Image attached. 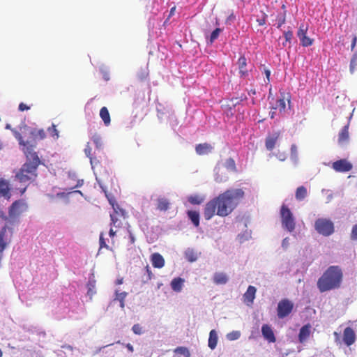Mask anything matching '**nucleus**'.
Returning <instances> with one entry per match:
<instances>
[{"mask_svg": "<svg viewBox=\"0 0 357 357\" xmlns=\"http://www.w3.org/2000/svg\"><path fill=\"white\" fill-rule=\"evenodd\" d=\"M244 196L241 189L227 190L206 203L204 210V216L206 220L215 215L225 217L229 215L237 206Z\"/></svg>", "mask_w": 357, "mask_h": 357, "instance_id": "1", "label": "nucleus"}, {"mask_svg": "<svg viewBox=\"0 0 357 357\" xmlns=\"http://www.w3.org/2000/svg\"><path fill=\"white\" fill-rule=\"evenodd\" d=\"M24 154L26 161L15 174V178L22 183H30L36 179L37 169L41 163L38 153L32 151L31 147L24 149Z\"/></svg>", "mask_w": 357, "mask_h": 357, "instance_id": "2", "label": "nucleus"}, {"mask_svg": "<svg viewBox=\"0 0 357 357\" xmlns=\"http://www.w3.org/2000/svg\"><path fill=\"white\" fill-rule=\"evenodd\" d=\"M343 280V272L339 266H331L318 279L317 287L321 292L339 289Z\"/></svg>", "mask_w": 357, "mask_h": 357, "instance_id": "3", "label": "nucleus"}, {"mask_svg": "<svg viewBox=\"0 0 357 357\" xmlns=\"http://www.w3.org/2000/svg\"><path fill=\"white\" fill-rule=\"evenodd\" d=\"M280 218L282 227L289 232L294 231L296 227L295 218L291 210L285 204L281 206Z\"/></svg>", "mask_w": 357, "mask_h": 357, "instance_id": "4", "label": "nucleus"}, {"mask_svg": "<svg viewBox=\"0 0 357 357\" xmlns=\"http://www.w3.org/2000/svg\"><path fill=\"white\" fill-rule=\"evenodd\" d=\"M314 229L319 234L329 236L335 231L334 223L327 218H318L314 222Z\"/></svg>", "mask_w": 357, "mask_h": 357, "instance_id": "5", "label": "nucleus"}, {"mask_svg": "<svg viewBox=\"0 0 357 357\" xmlns=\"http://www.w3.org/2000/svg\"><path fill=\"white\" fill-rule=\"evenodd\" d=\"M126 216V212L124 209L121 208L120 206H116V208H113V211L110 213V226L114 227L115 228L121 227V220H125Z\"/></svg>", "mask_w": 357, "mask_h": 357, "instance_id": "6", "label": "nucleus"}, {"mask_svg": "<svg viewBox=\"0 0 357 357\" xmlns=\"http://www.w3.org/2000/svg\"><path fill=\"white\" fill-rule=\"evenodd\" d=\"M294 309V303L287 298L282 299L278 304L277 313L280 319L289 316Z\"/></svg>", "mask_w": 357, "mask_h": 357, "instance_id": "7", "label": "nucleus"}, {"mask_svg": "<svg viewBox=\"0 0 357 357\" xmlns=\"http://www.w3.org/2000/svg\"><path fill=\"white\" fill-rule=\"evenodd\" d=\"M27 208V206L22 200L14 202L9 208L8 215L10 218H15L20 216Z\"/></svg>", "mask_w": 357, "mask_h": 357, "instance_id": "8", "label": "nucleus"}, {"mask_svg": "<svg viewBox=\"0 0 357 357\" xmlns=\"http://www.w3.org/2000/svg\"><path fill=\"white\" fill-rule=\"evenodd\" d=\"M13 236V229L4 226L0 230V252L2 253L8 244L10 242Z\"/></svg>", "mask_w": 357, "mask_h": 357, "instance_id": "9", "label": "nucleus"}, {"mask_svg": "<svg viewBox=\"0 0 357 357\" xmlns=\"http://www.w3.org/2000/svg\"><path fill=\"white\" fill-rule=\"evenodd\" d=\"M308 30L307 25L301 24L297 32V36L300 39L301 44L303 47H309L313 44L314 40L307 36Z\"/></svg>", "mask_w": 357, "mask_h": 357, "instance_id": "10", "label": "nucleus"}, {"mask_svg": "<svg viewBox=\"0 0 357 357\" xmlns=\"http://www.w3.org/2000/svg\"><path fill=\"white\" fill-rule=\"evenodd\" d=\"M332 167L337 172H347L351 170L353 165L346 159H340L333 162Z\"/></svg>", "mask_w": 357, "mask_h": 357, "instance_id": "11", "label": "nucleus"}, {"mask_svg": "<svg viewBox=\"0 0 357 357\" xmlns=\"http://www.w3.org/2000/svg\"><path fill=\"white\" fill-rule=\"evenodd\" d=\"M343 341L347 346L353 344L356 341V335L354 330L347 327L343 333Z\"/></svg>", "mask_w": 357, "mask_h": 357, "instance_id": "12", "label": "nucleus"}, {"mask_svg": "<svg viewBox=\"0 0 357 357\" xmlns=\"http://www.w3.org/2000/svg\"><path fill=\"white\" fill-rule=\"evenodd\" d=\"M280 132L277 131V132H273L272 134V135L268 136L266 137V142H265V146H266V148L268 151H272L274 149V147L276 144V142L280 137Z\"/></svg>", "mask_w": 357, "mask_h": 357, "instance_id": "13", "label": "nucleus"}, {"mask_svg": "<svg viewBox=\"0 0 357 357\" xmlns=\"http://www.w3.org/2000/svg\"><path fill=\"white\" fill-rule=\"evenodd\" d=\"M280 95L281 98L277 100L276 107L274 109H278L280 112H282L284 111L286 108L285 100H287L289 104L291 96L289 93H285L284 92H281Z\"/></svg>", "mask_w": 357, "mask_h": 357, "instance_id": "14", "label": "nucleus"}, {"mask_svg": "<svg viewBox=\"0 0 357 357\" xmlns=\"http://www.w3.org/2000/svg\"><path fill=\"white\" fill-rule=\"evenodd\" d=\"M151 264L154 268H161L165 266V259L158 252L153 253L150 257Z\"/></svg>", "mask_w": 357, "mask_h": 357, "instance_id": "15", "label": "nucleus"}, {"mask_svg": "<svg viewBox=\"0 0 357 357\" xmlns=\"http://www.w3.org/2000/svg\"><path fill=\"white\" fill-rule=\"evenodd\" d=\"M261 333L264 337L269 342H275L276 338L270 326L268 324H264L261 327Z\"/></svg>", "mask_w": 357, "mask_h": 357, "instance_id": "16", "label": "nucleus"}, {"mask_svg": "<svg viewBox=\"0 0 357 357\" xmlns=\"http://www.w3.org/2000/svg\"><path fill=\"white\" fill-rule=\"evenodd\" d=\"M311 333V325L310 324H307L301 327L298 333V341L300 343L305 342L308 337H310Z\"/></svg>", "mask_w": 357, "mask_h": 357, "instance_id": "17", "label": "nucleus"}, {"mask_svg": "<svg viewBox=\"0 0 357 357\" xmlns=\"http://www.w3.org/2000/svg\"><path fill=\"white\" fill-rule=\"evenodd\" d=\"M349 125L344 126L340 130L338 135V144L341 146L347 144L349 142Z\"/></svg>", "mask_w": 357, "mask_h": 357, "instance_id": "18", "label": "nucleus"}, {"mask_svg": "<svg viewBox=\"0 0 357 357\" xmlns=\"http://www.w3.org/2000/svg\"><path fill=\"white\" fill-rule=\"evenodd\" d=\"M257 289L254 286L250 285L245 293L243 294L244 302L248 304H252L255 298Z\"/></svg>", "mask_w": 357, "mask_h": 357, "instance_id": "19", "label": "nucleus"}, {"mask_svg": "<svg viewBox=\"0 0 357 357\" xmlns=\"http://www.w3.org/2000/svg\"><path fill=\"white\" fill-rule=\"evenodd\" d=\"M10 190L9 183L6 180L0 178V195L9 199L10 198Z\"/></svg>", "mask_w": 357, "mask_h": 357, "instance_id": "20", "label": "nucleus"}, {"mask_svg": "<svg viewBox=\"0 0 357 357\" xmlns=\"http://www.w3.org/2000/svg\"><path fill=\"white\" fill-rule=\"evenodd\" d=\"M213 147L208 143L199 144L195 147L196 153L198 155H205L212 151Z\"/></svg>", "mask_w": 357, "mask_h": 357, "instance_id": "21", "label": "nucleus"}, {"mask_svg": "<svg viewBox=\"0 0 357 357\" xmlns=\"http://www.w3.org/2000/svg\"><path fill=\"white\" fill-rule=\"evenodd\" d=\"M169 201L165 197H158L157 199L156 208L160 211H166L169 209Z\"/></svg>", "mask_w": 357, "mask_h": 357, "instance_id": "22", "label": "nucleus"}, {"mask_svg": "<svg viewBox=\"0 0 357 357\" xmlns=\"http://www.w3.org/2000/svg\"><path fill=\"white\" fill-rule=\"evenodd\" d=\"M12 132H13L15 137L18 140L19 144L20 145L23 146L22 150H23L24 153V149H26V148H29V146L31 147L32 151H34L33 146L30 144L28 142H24L22 139L21 134L18 131H17L15 129H13Z\"/></svg>", "mask_w": 357, "mask_h": 357, "instance_id": "23", "label": "nucleus"}, {"mask_svg": "<svg viewBox=\"0 0 357 357\" xmlns=\"http://www.w3.org/2000/svg\"><path fill=\"white\" fill-rule=\"evenodd\" d=\"M184 280L181 278H175L171 282V287L176 292H180L183 288Z\"/></svg>", "mask_w": 357, "mask_h": 357, "instance_id": "24", "label": "nucleus"}, {"mask_svg": "<svg viewBox=\"0 0 357 357\" xmlns=\"http://www.w3.org/2000/svg\"><path fill=\"white\" fill-rule=\"evenodd\" d=\"M213 280V282L216 284H225L227 282L228 278L224 273H215Z\"/></svg>", "mask_w": 357, "mask_h": 357, "instance_id": "25", "label": "nucleus"}, {"mask_svg": "<svg viewBox=\"0 0 357 357\" xmlns=\"http://www.w3.org/2000/svg\"><path fill=\"white\" fill-rule=\"evenodd\" d=\"M100 116L104 122V124L106 126H108L110 124L111 119L109 111L106 107H103L100 109Z\"/></svg>", "mask_w": 357, "mask_h": 357, "instance_id": "26", "label": "nucleus"}, {"mask_svg": "<svg viewBox=\"0 0 357 357\" xmlns=\"http://www.w3.org/2000/svg\"><path fill=\"white\" fill-rule=\"evenodd\" d=\"M218 343V335L215 330H211L208 337V347L211 349H214Z\"/></svg>", "mask_w": 357, "mask_h": 357, "instance_id": "27", "label": "nucleus"}, {"mask_svg": "<svg viewBox=\"0 0 357 357\" xmlns=\"http://www.w3.org/2000/svg\"><path fill=\"white\" fill-rule=\"evenodd\" d=\"M238 64L239 66V73L242 77L248 75V70L245 68L247 65L246 58L244 56H241L238 60Z\"/></svg>", "mask_w": 357, "mask_h": 357, "instance_id": "28", "label": "nucleus"}, {"mask_svg": "<svg viewBox=\"0 0 357 357\" xmlns=\"http://www.w3.org/2000/svg\"><path fill=\"white\" fill-rule=\"evenodd\" d=\"M307 195V190L305 186H299L297 188L295 193V197L298 201L303 200Z\"/></svg>", "mask_w": 357, "mask_h": 357, "instance_id": "29", "label": "nucleus"}, {"mask_svg": "<svg viewBox=\"0 0 357 357\" xmlns=\"http://www.w3.org/2000/svg\"><path fill=\"white\" fill-rule=\"evenodd\" d=\"M188 217L191 220L192 224L196 227H199V213L195 211H188Z\"/></svg>", "mask_w": 357, "mask_h": 357, "instance_id": "30", "label": "nucleus"}, {"mask_svg": "<svg viewBox=\"0 0 357 357\" xmlns=\"http://www.w3.org/2000/svg\"><path fill=\"white\" fill-rule=\"evenodd\" d=\"M102 155L105 156L104 153L102 154ZM102 159V153L99 155H93V157H91L90 162L91 165V167L93 170H96V169L100 167Z\"/></svg>", "mask_w": 357, "mask_h": 357, "instance_id": "31", "label": "nucleus"}, {"mask_svg": "<svg viewBox=\"0 0 357 357\" xmlns=\"http://www.w3.org/2000/svg\"><path fill=\"white\" fill-rule=\"evenodd\" d=\"M149 75V71L148 67L141 68L137 73V77L140 82L146 80Z\"/></svg>", "mask_w": 357, "mask_h": 357, "instance_id": "32", "label": "nucleus"}, {"mask_svg": "<svg viewBox=\"0 0 357 357\" xmlns=\"http://www.w3.org/2000/svg\"><path fill=\"white\" fill-rule=\"evenodd\" d=\"M185 257L189 262H194L197 259V254L194 250L188 249L185 252Z\"/></svg>", "mask_w": 357, "mask_h": 357, "instance_id": "33", "label": "nucleus"}, {"mask_svg": "<svg viewBox=\"0 0 357 357\" xmlns=\"http://www.w3.org/2000/svg\"><path fill=\"white\" fill-rule=\"evenodd\" d=\"M127 293L125 291L123 292H119L118 291H116V297L115 300H117L120 303V306L121 308H123L125 307V299L127 296Z\"/></svg>", "mask_w": 357, "mask_h": 357, "instance_id": "34", "label": "nucleus"}, {"mask_svg": "<svg viewBox=\"0 0 357 357\" xmlns=\"http://www.w3.org/2000/svg\"><path fill=\"white\" fill-rule=\"evenodd\" d=\"M92 140L95 144L96 149L98 150V153L103 154V152L101 151L102 147V142L101 137L98 135H94L92 137Z\"/></svg>", "mask_w": 357, "mask_h": 357, "instance_id": "35", "label": "nucleus"}, {"mask_svg": "<svg viewBox=\"0 0 357 357\" xmlns=\"http://www.w3.org/2000/svg\"><path fill=\"white\" fill-rule=\"evenodd\" d=\"M144 271H145V276L144 277L143 282L146 283V282H148L149 281H150L153 278V274L152 271L149 265H146L145 266Z\"/></svg>", "mask_w": 357, "mask_h": 357, "instance_id": "36", "label": "nucleus"}, {"mask_svg": "<svg viewBox=\"0 0 357 357\" xmlns=\"http://www.w3.org/2000/svg\"><path fill=\"white\" fill-rule=\"evenodd\" d=\"M188 200L191 204L195 205L200 204L204 199L198 195H191L188 197Z\"/></svg>", "mask_w": 357, "mask_h": 357, "instance_id": "37", "label": "nucleus"}, {"mask_svg": "<svg viewBox=\"0 0 357 357\" xmlns=\"http://www.w3.org/2000/svg\"><path fill=\"white\" fill-rule=\"evenodd\" d=\"M175 352L180 355H183L185 357H190V353L188 348L184 347H179L175 349Z\"/></svg>", "mask_w": 357, "mask_h": 357, "instance_id": "38", "label": "nucleus"}, {"mask_svg": "<svg viewBox=\"0 0 357 357\" xmlns=\"http://www.w3.org/2000/svg\"><path fill=\"white\" fill-rule=\"evenodd\" d=\"M31 135H33L35 138L40 139H43L46 137L45 132L43 129L34 130L31 132Z\"/></svg>", "mask_w": 357, "mask_h": 357, "instance_id": "39", "label": "nucleus"}, {"mask_svg": "<svg viewBox=\"0 0 357 357\" xmlns=\"http://www.w3.org/2000/svg\"><path fill=\"white\" fill-rule=\"evenodd\" d=\"M222 31V29L220 28H216L211 33L209 38V42L212 44L219 36L220 33Z\"/></svg>", "mask_w": 357, "mask_h": 357, "instance_id": "40", "label": "nucleus"}, {"mask_svg": "<svg viewBox=\"0 0 357 357\" xmlns=\"http://www.w3.org/2000/svg\"><path fill=\"white\" fill-rule=\"evenodd\" d=\"M241 336V333L238 331H234L227 334V338L229 340L233 341L238 340Z\"/></svg>", "mask_w": 357, "mask_h": 357, "instance_id": "41", "label": "nucleus"}, {"mask_svg": "<svg viewBox=\"0 0 357 357\" xmlns=\"http://www.w3.org/2000/svg\"><path fill=\"white\" fill-rule=\"evenodd\" d=\"M267 15L264 12H261L260 15H257V22L259 26H263L266 24Z\"/></svg>", "mask_w": 357, "mask_h": 357, "instance_id": "42", "label": "nucleus"}, {"mask_svg": "<svg viewBox=\"0 0 357 357\" xmlns=\"http://www.w3.org/2000/svg\"><path fill=\"white\" fill-rule=\"evenodd\" d=\"M357 66V53H355L351 59V61H350V72L351 73H354V72L355 71V68Z\"/></svg>", "mask_w": 357, "mask_h": 357, "instance_id": "43", "label": "nucleus"}, {"mask_svg": "<svg viewBox=\"0 0 357 357\" xmlns=\"http://www.w3.org/2000/svg\"><path fill=\"white\" fill-rule=\"evenodd\" d=\"M99 243H100V250L102 248H106L107 250H111L109 246L105 242L103 233H101L100 234Z\"/></svg>", "mask_w": 357, "mask_h": 357, "instance_id": "44", "label": "nucleus"}, {"mask_svg": "<svg viewBox=\"0 0 357 357\" xmlns=\"http://www.w3.org/2000/svg\"><path fill=\"white\" fill-rule=\"evenodd\" d=\"M225 166L227 169H229L231 170H235L236 169V164L234 159L229 158L226 160Z\"/></svg>", "mask_w": 357, "mask_h": 357, "instance_id": "45", "label": "nucleus"}, {"mask_svg": "<svg viewBox=\"0 0 357 357\" xmlns=\"http://www.w3.org/2000/svg\"><path fill=\"white\" fill-rule=\"evenodd\" d=\"M277 21H278V28L280 29L286 21V16L285 13L282 15H279L277 16Z\"/></svg>", "mask_w": 357, "mask_h": 357, "instance_id": "46", "label": "nucleus"}, {"mask_svg": "<svg viewBox=\"0 0 357 357\" xmlns=\"http://www.w3.org/2000/svg\"><path fill=\"white\" fill-rule=\"evenodd\" d=\"M132 332L136 335H141L143 333V329L140 324H134L132 328Z\"/></svg>", "mask_w": 357, "mask_h": 357, "instance_id": "47", "label": "nucleus"}, {"mask_svg": "<svg viewBox=\"0 0 357 357\" xmlns=\"http://www.w3.org/2000/svg\"><path fill=\"white\" fill-rule=\"evenodd\" d=\"M106 197H107L109 204L112 205V208H116V206H119V204L116 203L115 198L113 196L108 195L107 194H106Z\"/></svg>", "mask_w": 357, "mask_h": 357, "instance_id": "48", "label": "nucleus"}, {"mask_svg": "<svg viewBox=\"0 0 357 357\" xmlns=\"http://www.w3.org/2000/svg\"><path fill=\"white\" fill-rule=\"evenodd\" d=\"M106 197H107L109 204L112 205V208H116V206H119V204L116 203L115 198L113 196L108 195L107 194H106Z\"/></svg>", "mask_w": 357, "mask_h": 357, "instance_id": "49", "label": "nucleus"}, {"mask_svg": "<svg viewBox=\"0 0 357 357\" xmlns=\"http://www.w3.org/2000/svg\"><path fill=\"white\" fill-rule=\"evenodd\" d=\"M48 130L52 137H56V138L59 137V132L55 125L53 124L52 127L48 128Z\"/></svg>", "mask_w": 357, "mask_h": 357, "instance_id": "50", "label": "nucleus"}, {"mask_svg": "<svg viewBox=\"0 0 357 357\" xmlns=\"http://www.w3.org/2000/svg\"><path fill=\"white\" fill-rule=\"evenodd\" d=\"M84 153L89 159L91 158V157L93 156L92 155V149L89 143H87V144L86 145V147L84 149Z\"/></svg>", "mask_w": 357, "mask_h": 357, "instance_id": "51", "label": "nucleus"}, {"mask_svg": "<svg viewBox=\"0 0 357 357\" xmlns=\"http://www.w3.org/2000/svg\"><path fill=\"white\" fill-rule=\"evenodd\" d=\"M351 238L352 240H357V224L354 225L352 227L351 232Z\"/></svg>", "mask_w": 357, "mask_h": 357, "instance_id": "52", "label": "nucleus"}, {"mask_svg": "<svg viewBox=\"0 0 357 357\" xmlns=\"http://www.w3.org/2000/svg\"><path fill=\"white\" fill-rule=\"evenodd\" d=\"M284 36L286 42H291L293 37V33L291 31H284Z\"/></svg>", "mask_w": 357, "mask_h": 357, "instance_id": "53", "label": "nucleus"}, {"mask_svg": "<svg viewBox=\"0 0 357 357\" xmlns=\"http://www.w3.org/2000/svg\"><path fill=\"white\" fill-rule=\"evenodd\" d=\"M29 109H30V107L23 102H21L19 105V110H20L22 112H23L24 110H28Z\"/></svg>", "mask_w": 357, "mask_h": 357, "instance_id": "54", "label": "nucleus"}, {"mask_svg": "<svg viewBox=\"0 0 357 357\" xmlns=\"http://www.w3.org/2000/svg\"><path fill=\"white\" fill-rule=\"evenodd\" d=\"M113 227H114L111 226V228H110L109 231V235L112 238L114 237L116 234V231L114 230Z\"/></svg>", "mask_w": 357, "mask_h": 357, "instance_id": "55", "label": "nucleus"}, {"mask_svg": "<svg viewBox=\"0 0 357 357\" xmlns=\"http://www.w3.org/2000/svg\"><path fill=\"white\" fill-rule=\"evenodd\" d=\"M264 73L266 75L268 82L270 81L271 71L268 69L264 70Z\"/></svg>", "mask_w": 357, "mask_h": 357, "instance_id": "56", "label": "nucleus"}, {"mask_svg": "<svg viewBox=\"0 0 357 357\" xmlns=\"http://www.w3.org/2000/svg\"><path fill=\"white\" fill-rule=\"evenodd\" d=\"M356 42H357V38H356V36H354V38H353V40H352V43H351V51L354 50V47L356 46Z\"/></svg>", "mask_w": 357, "mask_h": 357, "instance_id": "57", "label": "nucleus"}, {"mask_svg": "<svg viewBox=\"0 0 357 357\" xmlns=\"http://www.w3.org/2000/svg\"><path fill=\"white\" fill-rule=\"evenodd\" d=\"M289 245V238H285L283 241H282V246L284 248H287Z\"/></svg>", "mask_w": 357, "mask_h": 357, "instance_id": "58", "label": "nucleus"}, {"mask_svg": "<svg viewBox=\"0 0 357 357\" xmlns=\"http://www.w3.org/2000/svg\"><path fill=\"white\" fill-rule=\"evenodd\" d=\"M126 348L128 349V350L130 352H133L134 351V349H133V347L131 344L130 343H128L126 345Z\"/></svg>", "mask_w": 357, "mask_h": 357, "instance_id": "59", "label": "nucleus"}, {"mask_svg": "<svg viewBox=\"0 0 357 357\" xmlns=\"http://www.w3.org/2000/svg\"><path fill=\"white\" fill-rule=\"evenodd\" d=\"M129 238H130V243L131 244H134L135 242V238L133 234L132 233H130V232Z\"/></svg>", "mask_w": 357, "mask_h": 357, "instance_id": "60", "label": "nucleus"}, {"mask_svg": "<svg viewBox=\"0 0 357 357\" xmlns=\"http://www.w3.org/2000/svg\"><path fill=\"white\" fill-rule=\"evenodd\" d=\"M175 10H176L175 6H174L171 8L168 18L171 17L172 15H174Z\"/></svg>", "mask_w": 357, "mask_h": 357, "instance_id": "61", "label": "nucleus"}, {"mask_svg": "<svg viewBox=\"0 0 357 357\" xmlns=\"http://www.w3.org/2000/svg\"><path fill=\"white\" fill-rule=\"evenodd\" d=\"M275 111L270 112V117L271 119H273L274 116H275Z\"/></svg>", "mask_w": 357, "mask_h": 357, "instance_id": "62", "label": "nucleus"}, {"mask_svg": "<svg viewBox=\"0 0 357 357\" xmlns=\"http://www.w3.org/2000/svg\"><path fill=\"white\" fill-rule=\"evenodd\" d=\"M285 158H286V156H285V155H280V156H279V159H280V160H285Z\"/></svg>", "mask_w": 357, "mask_h": 357, "instance_id": "63", "label": "nucleus"}, {"mask_svg": "<svg viewBox=\"0 0 357 357\" xmlns=\"http://www.w3.org/2000/svg\"><path fill=\"white\" fill-rule=\"evenodd\" d=\"M291 149L292 151H296V146L295 145H292Z\"/></svg>", "mask_w": 357, "mask_h": 357, "instance_id": "64", "label": "nucleus"}]
</instances>
